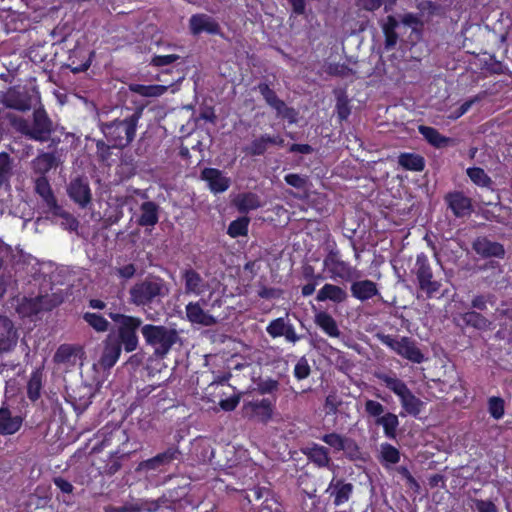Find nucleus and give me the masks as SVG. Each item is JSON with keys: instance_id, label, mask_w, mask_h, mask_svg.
Returning a JSON list of instances; mask_svg holds the SVG:
<instances>
[{"instance_id": "obj_46", "label": "nucleus", "mask_w": 512, "mask_h": 512, "mask_svg": "<svg viewBox=\"0 0 512 512\" xmlns=\"http://www.w3.org/2000/svg\"><path fill=\"white\" fill-rule=\"evenodd\" d=\"M378 379L383 382L386 388L392 391L398 398L402 397V395L409 389L406 383L396 376L380 374L378 375Z\"/></svg>"}, {"instance_id": "obj_4", "label": "nucleus", "mask_w": 512, "mask_h": 512, "mask_svg": "<svg viewBox=\"0 0 512 512\" xmlns=\"http://www.w3.org/2000/svg\"><path fill=\"white\" fill-rule=\"evenodd\" d=\"M167 293L168 288L163 278L148 275L130 288L129 300L137 307H150L153 303L160 302Z\"/></svg>"}, {"instance_id": "obj_2", "label": "nucleus", "mask_w": 512, "mask_h": 512, "mask_svg": "<svg viewBox=\"0 0 512 512\" xmlns=\"http://www.w3.org/2000/svg\"><path fill=\"white\" fill-rule=\"evenodd\" d=\"M141 111L136 110L124 119H115L111 122L102 123L100 130L104 140H98V150L104 146L117 148L119 150L127 147L134 139L138 126Z\"/></svg>"}, {"instance_id": "obj_24", "label": "nucleus", "mask_w": 512, "mask_h": 512, "mask_svg": "<svg viewBox=\"0 0 512 512\" xmlns=\"http://www.w3.org/2000/svg\"><path fill=\"white\" fill-rule=\"evenodd\" d=\"M18 341V333L13 322L0 315V355L14 349Z\"/></svg>"}, {"instance_id": "obj_61", "label": "nucleus", "mask_w": 512, "mask_h": 512, "mask_svg": "<svg viewBox=\"0 0 512 512\" xmlns=\"http://www.w3.org/2000/svg\"><path fill=\"white\" fill-rule=\"evenodd\" d=\"M179 59V55L169 54V55H154L151 59V65L155 67L167 66L174 63Z\"/></svg>"}, {"instance_id": "obj_63", "label": "nucleus", "mask_w": 512, "mask_h": 512, "mask_svg": "<svg viewBox=\"0 0 512 512\" xmlns=\"http://www.w3.org/2000/svg\"><path fill=\"white\" fill-rule=\"evenodd\" d=\"M240 401L239 395H232L226 399H221L219 401V406L224 411H233L236 409Z\"/></svg>"}, {"instance_id": "obj_30", "label": "nucleus", "mask_w": 512, "mask_h": 512, "mask_svg": "<svg viewBox=\"0 0 512 512\" xmlns=\"http://www.w3.org/2000/svg\"><path fill=\"white\" fill-rule=\"evenodd\" d=\"M301 277L306 282L301 287V294L303 297H309L314 294L316 287L325 279L323 274L317 273L314 266L310 264H304L302 266Z\"/></svg>"}, {"instance_id": "obj_52", "label": "nucleus", "mask_w": 512, "mask_h": 512, "mask_svg": "<svg viewBox=\"0 0 512 512\" xmlns=\"http://www.w3.org/2000/svg\"><path fill=\"white\" fill-rule=\"evenodd\" d=\"M488 413L495 420H500L505 415V401L500 396H491L487 401Z\"/></svg>"}, {"instance_id": "obj_51", "label": "nucleus", "mask_w": 512, "mask_h": 512, "mask_svg": "<svg viewBox=\"0 0 512 512\" xmlns=\"http://www.w3.org/2000/svg\"><path fill=\"white\" fill-rule=\"evenodd\" d=\"M50 212L54 216L62 218L61 225L65 229H67L69 231H76L77 230V228L79 226L78 220L72 214H70L69 212L65 211L62 206H60L58 204L56 206V208H53L52 210H50Z\"/></svg>"}, {"instance_id": "obj_47", "label": "nucleus", "mask_w": 512, "mask_h": 512, "mask_svg": "<svg viewBox=\"0 0 512 512\" xmlns=\"http://www.w3.org/2000/svg\"><path fill=\"white\" fill-rule=\"evenodd\" d=\"M335 111L337 119L340 123L346 121L349 118L351 114V106L345 91H339L336 93Z\"/></svg>"}, {"instance_id": "obj_7", "label": "nucleus", "mask_w": 512, "mask_h": 512, "mask_svg": "<svg viewBox=\"0 0 512 512\" xmlns=\"http://www.w3.org/2000/svg\"><path fill=\"white\" fill-rule=\"evenodd\" d=\"M377 338L381 344L412 363L420 364L425 360V356L417 347L416 342L408 336L397 337L391 334H378Z\"/></svg>"}, {"instance_id": "obj_8", "label": "nucleus", "mask_w": 512, "mask_h": 512, "mask_svg": "<svg viewBox=\"0 0 512 512\" xmlns=\"http://www.w3.org/2000/svg\"><path fill=\"white\" fill-rule=\"evenodd\" d=\"M412 272L416 276L418 291L422 292L426 299L435 297L440 291L442 284L434 278L432 267L425 253L417 255Z\"/></svg>"}, {"instance_id": "obj_39", "label": "nucleus", "mask_w": 512, "mask_h": 512, "mask_svg": "<svg viewBox=\"0 0 512 512\" xmlns=\"http://www.w3.org/2000/svg\"><path fill=\"white\" fill-rule=\"evenodd\" d=\"M418 130L431 146L438 149L448 146L453 141L451 138L442 135L436 128L431 126L420 125Z\"/></svg>"}, {"instance_id": "obj_3", "label": "nucleus", "mask_w": 512, "mask_h": 512, "mask_svg": "<svg viewBox=\"0 0 512 512\" xmlns=\"http://www.w3.org/2000/svg\"><path fill=\"white\" fill-rule=\"evenodd\" d=\"M100 438L98 452L108 446H115L116 450L109 452L110 456L104 466L98 467V474L112 476L121 468L122 460L129 457L130 452L120 449L121 445L128 442V435L121 426H113L112 428L106 426L98 431V440Z\"/></svg>"}, {"instance_id": "obj_55", "label": "nucleus", "mask_w": 512, "mask_h": 512, "mask_svg": "<svg viewBox=\"0 0 512 512\" xmlns=\"http://www.w3.org/2000/svg\"><path fill=\"white\" fill-rule=\"evenodd\" d=\"M311 368L308 360L303 356L301 357L294 366L293 375L297 380H304L309 377Z\"/></svg>"}, {"instance_id": "obj_49", "label": "nucleus", "mask_w": 512, "mask_h": 512, "mask_svg": "<svg viewBox=\"0 0 512 512\" xmlns=\"http://www.w3.org/2000/svg\"><path fill=\"white\" fill-rule=\"evenodd\" d=\"M466 174L479 187H490L492 184L490 176L480 167H469L466 170Z\"/></svg>"}, {"instance_id": "obj_50", "label": "nucleus", "mask_w": 512, "mask_h": 512, "mask_svg": "<svg viewBox=\"0 0 512 512\" xmlns=\"http://www.w3.org/2000/svg\"><path fill=\"white\" fill-rule=\"evenodd\" d=\"M249 223L250 219L248 217H239L231 221L227 229V234L232 238L246 236L248 234Z\"/></svg>"}, {"instance_id": "obj_54", "label": "nucleus", "mask_w": 512, "mask_h": 512, "mask_svg": "<svg viewBox=\"0 0 512 512\" xmlns=\"http://www.w3.org/2000/svg\"><path fill=\"white\" fill-rule=\"evenodd\" d=\"M495 295L492 293L477 294L472 297L471 308L472 310L481 312L487 310V305L495 303Z\"/></svg>"}, {"instance_id": "obj_19", "label": "nucleus", "mask_w": 512, "mask_h": 512, "mask_svg": "<svg viewBox=\"0 0 512 512\" xmlns=\"http://www.w3.org/2000/svg\"><path fill=\"white\" fill-rule=\"evenodd\" d=\"M472 249L475 251L477 255H479L483 259H502L505 256V248L503 244L496 241H492L486 236L477 237L472 243Z\"/></svg>"}, {"instance_id": "obj_59", "label": "nucleus", "mask_w": 512, "mask_h": 512, "mask_svg": "<svg viewBox=\"0 0 512 512\" xmlns=\"http://www.w3.org/2000/svg\"><path fill=\"white\" fill-rule=\"evenodd\" d=\"M327 73L331 76L347 77L353 74V70L346 64L331 63L327 67Z\"/></svg>"}, {"instance_id": "obj_53", "label": "nucleus", "mask_w": 512, "mask_h": 512, "mask_svg": "<svg viewBox=\"0 0 512 512\" xmlns=\"http://www.w3.org/2000/svg\"><path fill=\"white\" fill-rule=\"evenodd\" d=\"M12 174V160L7 152L0 153V188L9 183Z\"/></svg>"}, {"instance_id": "obj_48", "label": "nucleus", "mask_w": 512, "mask_h": 512, "mask_svg": "<svg viewBox=\"0 0 512 512\" xmlns=\"http://www.w3.org/2000/svg\"><path fill=\"white\" fill-rule=\"evenodd\" d=\"M237 209L240 213H248L251 210L258 209L261 204L259 197L251 192L241 194L236 201Z\"/></svg>"}, {"instance_id": "obj_6", "label": "nucleus", "mask_w": 512, "mask_h": 512, "mask_svg": "<svg viewBox=\"0 0 512 512\" xmlns=\"http://www.w3.org/2000/svg\"><path fill=\"white\" fill-rule=\"evenodd\" d=\"M141 333L147 345L154 348L157 356L164 357L179 341L178 332L163 325L145 324Z\"/></svg>"}, {"instance_id": "obj_57", "label": "nucleus", "mask_w": 512, "mask_h": 512, "mask_svg": "<svg viewBox=\"0 0 512 512\" xmlns=\"http://www.w3.org/2000/svg\"><path fill=\"white\" fill-rule=\"evenodd\" d=\"M364 410L368 416L378 419L384 415L385 407L378 401L368 399L365 401Z\"/></svg>"}, {"instance_id": "obj_31", "label": "nucleus", "mask_w": 512, "mask_h": 512, "mask_svg": "<svg viewBox=\"0 0 512 512\" xmlns=\"http://www.w3.org/2000/svg\"><path fill=\"white\" fill-rule=\"evenodd\" d=\"M137 224L141 227H154L159 222L160 206L154 201H144L139 207Z\"/></svg>"}, {"instance_id": "obj_64", "label": "nucleus", "mask_w": 512, "mask_h": 512, "mask_svg": "<svg viewBox=\"0 0 512 512\" xmlns=\"http://www.w3.org/2000/svg\"><path fill=\"white\" fill-rule=\"evenodd\" d=\"M136 273V267L134 264L129 263L122 267L115 269V274L122 279L128 280L131 279Z\"/></svg>"}, {"instance_id": "obj_32", "label": "nucleus", "mask_w": 512, "mask_h": 512, "mask_svg": "<svg viewBox=\"0 0 512 512\" xmlns=\"http://www.w3.org/2000/svg\"><path fill=\"white\" fill-rule=\"evenodd\" d=\"M350 291L351 295L361 302L372 299L379 294L377 284L368 279L353 282Z\"/></svg>"}, {"instance_id": "obj_15", "label": "nucleus", "mask_w": 512, "mask_h": 512, "mask_svg": "<svg viewBox=\"0 0 512 512\" xmlns=\"http://www.w3.org/2000/svg\"><path fill=\"white\" fill-rule=\"evenodd\" d=\"M85 355L81 345L61 344L53 355V362L56 365H63L66 368L74 367Z\"/></svg>"}, {"instance_id": "obj_62", "label": "nucleus", "mask_w": 512, "mask_h": 512, "mask_svg": "<svg viewBox=\"0 0 512 512\" xmlns=\"http://www.w3.org/2000/svg\"><path fill=\"white\" fill-rule=\"evenodd\" d=\"M473 503L477 512H499L498 507L492 500L474 499Z\"/></svg>"}, {"instance_id": "obj_40", "label": "nucleus", "mask_w": 512, "mask_h": 512, "mask_svg": "<svg viewBox=\"0 0 512 512\" xmlns=\"http://www.w3.org/2000/svg\"><path fill=\"white\" fill-rule=\"evenodd\" d=\"M314 322L329 337L337 338L340 336L337 322L328 312H317L314 317Z\"/></svg>"}, {"instance_id": "obj_44", "label": "nucleus", "mask_w": 512, "mask_h": 512, "mask_svg": "<svg viewBox=\"0 0 512 512\" xmlns=\"http://www.w3.org/2000/svg\"><path fill=\"white\" fill-rule=\"evenodd\" d=\"M56 166L57 158L55 154L51 152L39 154L33 161L35 172L40 173L41 176H46L45 174Z\"/></svg>"}, {"instance_id": "obj_5", "label": "nucleus", "mask_w": 512, "mask_h": 512, "mask_svg": "<svg viewBox=\"0 0 512 512\" xmlns=\"http://www.w3.org/2000/svg\"><path fill=\"white\" fill-rule=\"evenodd\" d=\"M110 317L117 325V335H114V340L125 352L135 351L139 345L138 331H141L143 326L142 319L122 313H110Z\"/></svg>"}, {"instance_id": "obj_26", "label": "nucleus", "mask_w": 512, "mask_h": 512, "mask_svg": "<svg viewBox=\"0 0 512 512\" xmlns=\"http://www.w3.org/2000/svg\"><path fill=\"white\" fill-rule=\"evenodd\" d=\"M207 302L204 299H200L197 302H189L185 307L186 317L188 321L193 324H199L203 326H211L216 323L215 318L204 311L202 305H206Z\"/></svg>"}, {"instance_id": "obj_13", "label": "nucleus", "mask_w": 512, "mask_h": 512, "mask_svg": "<svg viewBox=\"0 0 512 512\" xmlns=\"http://www.w3.org/2000/svg\"><path fill=\"white\" fill-rule=\"evenodd\" d=\"M270 146L283 147V137L280 134H261L245 146L243 152L251 157L263 156Z\"/></svg>"}, {"instance_id": "obj_37", "label": "nucleus", "mask_w": 512, "mask_h": 512, "mask_svg": "<svg viewBox=\"0 0 512 512\" xmlns=\"http://www.w3.org/2000/svg\"><path fill=\"white\" fill-rule=\"evenodd\" d=\"M398 164L404 170L422 172L425 169V159L414 152H402L398 156Z\"/></svg>"}, {"instance_id": "obj_41", "label": "nucleus", "mask_w": 512, "mask_h": 512, "mask_svg": "<svg viewBox=\"0 0 512 512\" xmlns=\"http://www.w3.org/2000/svg\"><path fill=\"white\" fill-rule=\"evenodd\" d=\"M402 409L406 414L417 418L424 408V402L416 397L410 389L399 398Z\"/></svg>"}, {"instance_id": "obj_14", "label": "nucleus", "mask_w": 512, "mask_h": 512, "mask_svg": "<svg viewBox=\"0 0 512 512\" xmlns=\"http://www.w3.org/2000/svg\"><path fill=\"white\" fill-rule=\"evenodd\" d=\"M189 30L194 36L202 33L222 36L220 24L211 16L205 13L193 14L189 19Z\"/></svg>"}, {"instance_id": "obj_29", "label": "nucleus", "mask_w": 512, "mask_h": 512, "mask_svg": "<svg viewBox=\"0 0 512 512\" xmlns=\"http://www.w3.org/2000/svg\"><path fill=\"white\" fill-rule=\"evenodd\" d=\"M93 55L94 51L88 52L83 47H76L70 51L66 66L73 73L85 71L90 66L91 56Z\"/></svg>"}, {"instance_id": "obj_9", "label": "nucleus", "mask_w": 512, "mask_h": 512, "mask_svg": "<svg viewBox=\"0 0 512 512\" xmlns=\"http://www.w3.org/2000/svg\"><path fill=\"white\" fill-rule=\"evenodd\" d=\"M323 269L330 274L332 279L340 278L345 281L351 280L356 272L355 267L342 259V254L335 243L327 247V253L323 259Z\"/></svg>"}, {"instance_id": "obj_1", "label": "nucleus", "mask_w": 512, "mask_h": 512, "mask_svg": "<svg viewBox=\"0 0 512 512\" xmlns=\"http://www.w3.org/2000/svg\"><path fill=\"white\" fill-rule=\"evenodd\" d=\"M3 118L20 134L29 140L47 142L53 132V123L43 108L35 109L32 123L25 118L0 109V119ZM3 123L0 121V134H3Z\"/></svg>"}, {"instance_id": "obj_25", "label": "nucleus", "mask_w": 512, "mask_h": 512, "mask_svg": "<svg viewBox=\"0 0 512 512\" xmlns=\"http://www.w3.org/2000/svg\"><path fill=\"white\" fill-rule=\"evenodd\" d=\"M201 179L208 183L209 189L214 194L223 193L230 186V179L217 168H204L201 171Z\"/></svg>"}, {"instance_id": "obj_45", "label": "nucleus", "mask_w": 512, "mask_h": 512, "mask_svg": "<svg viewBox=\"0 0 512 512\" xmlns=\"http://www.w3.org/2000/svg\"><path fill=\"white\" fill-rule=\"evenodd\" d=\"M167 86L159 84H132L130 90L142 97H159L167 91Z\"/></svg>"}, {"instance_id": "obj_56", "label": "nucleus", "mask_w": 512, "mask_h": 512, "mask_svg": "<svg viewBox=\"0 0 512 512\" xmlns=\"http://www.w3.org/2000/svg\"><path fill=\"white\" fill-rule=\"evenodd\" d=\"M279 389V382L273 378L262 379L257 383V391L261 395L273 394Z\"/></svg>"}, {"instance_id": "obj_60", "label": "nucleus", "mask_w": 512, "mask_h": 512, "mask_svg": "<svg viewBox=\"0 0 512 512\" xmlns=\"http://www.w3.org/2000/svg\"><path fill=\"white\" fill-rule=\"evenodd\" d=\"M284 180L288 185L296 189H305L307 185V177L296 173L286 174Z\"/></svg>"}, {"instance_id": "obj_23", "label": "nucleus", "mask_w": 512, "mask_h": 512, "mask_svg": "<svg viewBox=\"0 0 512 512\" xmlns=\"http://www.w3.org/2000/svg\"><path fill=\"white\" fill-rule=\"evenodd\" d=\"M181 279L184 282V291L187 295L200 296L209 288V284L200 273L191 267L181 271Z\"/></svg>"}, {"instance_id": "obj_38", "label": "nucleus", "mask_w": 512, "mask_h": 512, "mask_svg": "<svg viewBox=\"0 0 512 512\" xmlns=\"http://www.w3.org/2000/svg\"><path fill=\"white\" fill-rule=\"evenodd\" d=\"M460 318L466 326L476 330L487 331L491 329L492 322L478 311H466L460 314Z\"/></svg>"}, {"instance_id": "obj_42", "label": "nucleus", "mask_w": 512, "mask_h": 512, "mask_svg": "<svg viewBox=\"0 0 512 512\" xmlns=\"http://www.w3.org/2000/svg\"><path fill=\"white\" fill-rule=\"evenodd\" d=\"M308 458L320 468H329L331 458L328 448L322 445L313 444L309 449Z\"/></svg>"}, {"instance_id": "obj_28", "label": "nucleus", "mask_w": 512, "mask_h": 512, "mask_svg": "<svg viewBox=\"0 0 512 512\" xmlns=\"http://www.w3.org/2000/svg\"><path fill=\"white\" fill-rule=\"evenodd\" d=\"M122 347L114 340V335L109 334L104 341V347L98 364L104 369L112 368L120 358Z\"/></svg>"}, {"instance_id": "obj_16", "label": "nucleus", "mask_w": 512, "mask_h": 512, "mask_svg": "<svg viewBox=\"0 0 512 512\" xmlns=\"http://www.w3.org/2000/svg\"><path fill=\"white\" fill-rule=\"evenodd\" d=\"M444 202L457 218L469 216L473 211L472 200L462 191H451L445 194Z\"/></svg>"}, {"instance_id": "obj_21", "label": "nucleus", "mask_w": 512, "mask_h": 512, "mask_svg": "<svg viewBox=\"0 0 512 512\" xmlns=\"http://www.w3.org/2000/svg\"><path fill=\"white\" fill-rule=\"evenodd\" d=\"M354 485L346 482L343 478L333 477L329 483L326 493L333 498V504L340 506L347 503L352 497Z\"/></svg>"}, {"instance_id": "obj_58", "label": "nucleus", "mask_w": 512, "mask_h": 512, "mask_svg": "<svg viewBox=\"0 0 512 512\" xmlns=\"http://www.w3.org/2000/svg\"><path fill=\"white\" fill-rule=\"evenodd\" d=\"M381 453L383 460L388 463L396 464L400 461L399 450L391 444H384Z\"/></svg>"}, {"instance_id": "obj_11", "label": "nucleus", "mask_w": 512, "mask_h": 512, "mask_svg": "<svg viewBox=\"0 0 512 512\" xmlns=\"http://www.w3.org/2000/svg\"><path fill=\"white\" fill-rule=\"evenodd\" d=\"M321 441L333 449L334 453L342 451L345 457L351 461L359 460L360 448L357 442L336 432L327 433L320 437Z\"/></svg>"}, {"instance_id": "obj_12", "label": "nucleus", "mask_w": 512, "mask_h": 512, "mask_svg": "<svg viewBox=\"0 0 512 512\" xmlns=\"http://www.w3.org/2000/svg\"><path fill=\"white\" fill-rule=\"evenodd\" d=\"M255 89L262 95L265 102L276 111L278 116L287 119L289 123L296 122L297 112L295 109L287 106L267 82H260Z\"/></svg>"}, {"instance_id": "obj_35", "label": "nucleus", "mask_w": 512, "mask_h": 512, "mask_svg": "<svg viewBox=\"0 0 512 512\" xmlns=\"http://www.w3.org/2000/svg\"><path fill=\"white\" fill-rule=\"evenodd\" d=\"M400 22L393 15H388L381 25L384 35V46L386 50L395 48L398 42V33L396 29L399 27Z\"/></svg>"}, {"instance_id": "obj_43", "label": "nucleus", "mask_w": 512, "mask_h": 512, "mask_svg": "<svg viewBox=\"0 0 512 512\" xmlns=\"http://www.w3.org/2000/svg\"><path fill=\"white\" fill-rule=\"evenodd\" d=\"M375 424L383 427L384 435L387 438L394 439L396 437V431L399 426V419L396 414L387 412L382 417L375 419Z\"/></svg>"}, {"instance_id": "obj_10", "label": "nucleus", "mask_w": 512, "mask_h": 512, "mask_svg": "<svg viewBox=\"0 0 512 512\" xmlns=\"http://www.w3.org/2000/svg\"><path fill=\"white\" fill-rule=\"evenodd\" d=\"M277 397L253 399L243 404V412L249 419H255L259 423H269L274 414Z\"/></svg>"}, {"instance_id": "obj_36", "label": "nucleus", "mask_w": 512, "mask_h": 512, "mask_svg": "<svg viewBox=\"0 0 512 512\" xmlns=\"http://www.w3.org/2000/svg\"><path fill=\"white\" fill-rule=\"evenodd\" d=\"M43 378V367H38L31 372L26 386L27 397L31 402H36L41 397Z\"/></svg>"}, {"instance_id": "obj_34", "label": "nucleus", "mask_w": 512, "mask_h": 512, "mask_svg": "<svg viewBox=\"0 0 512 512\" xmlns=\"http://www.w3.org/2000/svg\"><path fill=\"white\" fill-rule=\"evenodd\" d=\"M35 192L42 198L49 211L58 205L57 199L52 191L49 180L46 176H39L35 179Z\"/></svg>"}, {"instance_id": "obj_22", "label": "nucleus", "mask_w": 512, "mask_h": 512, "mask_svg": "<svg viewBox=\"0 0 512 512\" xmlns=\"http://www.w3.org/2000/svg\"><path fill=\"white\" fill-rule=\"evenodd\" d=\"M266 332L274 339L284 336L287 342L293 344L301 339V336L296 333L294 326L284 317H279L270 321L266 327Z\"/></svg>"}, {"instance_id": "obj_27", "label": "nucleus", "mask_w": 512, "mask_h": 512, "mask_svg": "<svg viewBox=\"0 0 512 512\" xmlns=\"http://www.w3.org/2000/svg\"><path fill=\"white\" fill-rule=\"evenodd\" d=\"M69 197L80 207L85 208L91 203V190L86 180L76 178L70 182L67 188Z\"/></svg>"}, {"instance_id": "obj_18", "label": "nucleus", "mask_w": 512, "mask_h": 512, "mask_svg": "<svg viewBox=\"0 0 512 512\" xmlns=\"http://www.w3.org/2000/svg\"><path fill=\"white\" fill-rule=\"evenodd\" d=\"M0 103L6 108L26 112L32 107V96L27 91L9 89L0 97Z\"/></svg>"}, {"instance_id": "obj_17", "label": "nucleus", "mask_w": 512, "mask_h": 512, "mask_svg": "<svg viewBox=\"0 0 512 512\" xmlns=\"http://www.w3.org/2000/svg\"><path fill=\"white\" fill-rule=\"evenodd\" d=\"M181 451L177 445L169 446L164 452L158 453L152 458L144 460L140 462L138 466V470H156L160 467L169 465L175 460H179L181 458Z\"/></svg>"}, {"instance_id": "obj_20", "label": "nucleus", "mask_w": 512, "mask_h": 512, "mask_svg": "<svg viewBox=\"0 0 512 512\" xmlns=\"http://www.w3.org/2000/svg\"><path fill=\"white\" fill-rule=\"evenodd\" d=\"M24 417L13 415L6 402L0 407V435L10 436L19 432L23 426Z\"/></svg>"}, {"instance_id": "obj_33", "label": "nucleus", "mask_w": 512, "mask_h": 512, "mask_svg": "<svg viewBox=\"0 0 512 512\" xmlns=\"http://www.w3.org/2000/svg\"><path fill=\"white\" fill-rule=\"evenodd\" d=\"M347 298L348 294L345 289L330 283L324 284L316 295V300L318 302H325L329 300L336 304L346 301Z\"/></svg>"}]
</instances>
